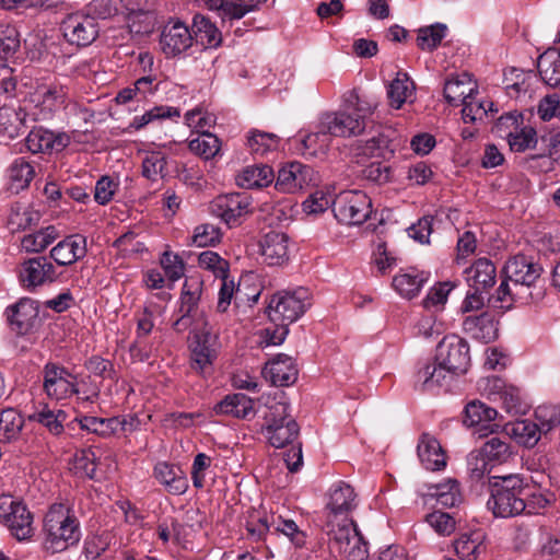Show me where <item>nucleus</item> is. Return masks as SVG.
Segmentation results:
<instances>
[{
    "label": "nucleus",
    "instance_id": "obj_22",
    "mask_svg": "<svg viewBox=\"0 0 560 560\" xmlns=\"http://www.w3.org/2000/svg\"><path fill=\"white\" fill-rule=\"evenodd\" d=\"M259 250L269 266H281L289 260V237L285 233L270 231L259 241Z\"/></svg>",
    "mask_w": 560,
    "mask_h": 560
},
{
    "label": "nucleus",
    "instance_id": "obj_16",
    "mask_svg": "<svg viewBox=\"0 0 560 560\" xmlns=\"http://www.w3.org/2000/svg\"><path fill=\"white\" fill-rule=\"evenodd\" d=\"M542 268L538 264L524 255L511 258L504 267L506 279L512 282L515 289H521L526 294H528V288L538 280Z\"/></svg>",
    "mask_w": 560,
    "mask_h": 560
},
{
    "label": "nucleus",
    "instance_id": "obj_48",
    "mask_svg": "<svg viewBox=\"0 0 560 560\" xmlns=\"http://www.w3.org/2000/svg\"><path fill=\"white\" fill-rule=\"evenodd\" d=\"M202 292V281L199 278H188L185 280L180 295V314H192L198 306Z\"/></svg>",
    "mask_w": 560,
    "mask_h": 560
},
{
    "label": "nucleus",
    "instance_id": "obj_32",
    "mask_svg": "<svg viewBox=\"0 0 560 560\" xmlns=\"http://www.w3.org/2000/svg\"><path fill=\"white\" fill-rule=\"evenodd\" d=\"M475 91L476 83L468 73L464 72L445 82L444 97L451 105L458 106L466 100H470Z\"/></svg>",
    "mask_w": 560,
    "mask_h": 560
},
{
    "label": "nucleus",
    "instance_id": "obj_26",
    "mask_svg": "<svg viewBox=\"0 0 560 560\" xmlns=\"http://www.w3.org/2000/svg\"><path fill=\"white\" fill-rule=\"evenodd\" d=\"M7 317L11 328L20 335L28 332L37 317L38 308L31 299H21L16 304L7 308Z\"/></svg>",
    "mask_w": 560,
    "mask_h": 560
},
{
    "label": "nucleus",
    "instance_id": "obj_35",
    "mask_svg": "<svg viewBox=\"0 0 560 560\" xmlns=\"http://www.w3.org/2000/svg\"><path fill=\"white\" fill-rule=\"evenodd\" d=\"M273 178L275 174L270 166L252 165L240 172L235 180L241 188L253 189L268 186L272 183Z\"/></svg>",
    "mask_w": 560,
    "mask_h": 560
},
{
    "label": "nucleus",
    "instance_id": "obj_45",
    "mask_svg": "<svg viewBox=\"0 0 560 560\" xmlns=\"http://www.w3.org/2000/svg\"><path fill=\"white\" fill-rule=\"evenodd\" d=\"M24 425L23 417L13 408L0 412V442L9 443L20 435Z\"/></svg>",
    "mask_w": 560,
    "mask_h": 560
},
{
    "label": "nucleus",
    "instance_id": "obj_29",
    "mask_svg": "<svg viewBox=\"0 0 560 560\" xmlns=\"http://www.w3.org/2000/svg\"><path fill=\"white\" fill-rule=\"evenodd\" d=\"M428 278L427 272L409 268L397 273L392 285L400 296L410 300L419 294Z\"/></svg>",
    "mask_w": 560,
    "mask_h": 560
},
{
    "label": "nucleus",
    "instance_id": "obj_30",
    "mask_svg": "<svg viewBox=\"0 0 560 560\" xmlns=\"http://www.w3.org/2000/svg\"><path fill=\"white\" fill-rule=\"evenodd\" d=\"M486 535L476 529L460 534L453 542L454 550L462 560H477L486 552Z\"/></svg>",
    "mask_w": 560,
    "mask_h": 560
},
{
    "label": "nucleus",
    "instance_id": "obj_44",
    "mask_svg": "<svg viewBox=\"0 0 560 560\" xmlns=\"http://www.w3.org/2000/svg\"><path fill=\"white\" fill-rule=\"evenodd\" d=\"M27 114L23 109L2 108L0 109V133L13 139L25 129Z\"/></svg>",
    "mask_w": 560,
    "mask_h": 560
},
{
    "label": "nucleus",
    "instance_id": "obj_62",
    "mask_svg": "<svg viewBox=\"0 0 560 560\" xmlns=\"http://www.w3.org/2000/svg\"><path fill=\"white\" fill-rule=\"evenodd\" d=\"M427 522L438 534L443 536L451 535L456 528L455 518L451 514L441 511L429 514Z\"/></svg>",
    "mask_w": 560,
    "mask_h": 560
},
{
    "label": "nucleus",
    "instance_id": "obj_47",
    "mask_svg": "<svg viewBox=\"0 0 560 560\" xmlns=\"http://www.w3.org/2000/svg\"><path fill=\"white\" fill-rule=\"evenodd\" d=\"M480 455H482L489 464L495 465L508 462L512 455V451L505 440L492 436L482 445Z\"/></svg>",
    "mask_w": 560,
    "mask_h": 560
},
{
    "label": "nucleus",
    "instance_id": "obj_38",
    "mask_svg": "<svg viewBox=\"0 0 560 560\" xmlns=\"http://www.w3.org/2000/svg\"><path fill=\"white\" fill-rule=\"evenodd\" d=\"M537 68L541 80L549 86L560 84V51L548 49L539 56Z\"/></svg>",
    "mask_w": 560,
    "mask_h": 560
},
{
    "label": "nucleus",
    "instance_id": "obj_25",
    "mask_svg": "<svg viewBox=\"0 0 560 560\" xmlns=\"http://www.w3.org/2000/svg\"><path fill=\"white\" fill-rule=\"evenodd\" d=\"M86 238L80 234L69 235L50 250V257L59 266H70L86 255Z\"/></svg>",
    "mask_w": 560,
    "mask_h": 560
},
{
    "label": "nucleus",
    "instance_id": "obj_7",
    "mask_svg": "<svg viewBox=\"0 0 560 560\" xmlns=\"http://www.w3.org/2000/svg\"><path fill=\"white\" fill-rule=\"evenodd\" d=\"M332 212L342 224L360 225L370 218L371 199L361 190L341 191L332 201Z\"/></svg>",
    "mask_w": 560,
    "mask_h": 560
},
{
    "label": "nucleus",
    "instance_id": "obj_28",
    "mask_svg": "<svg viewBox=\"0 0 560 560\" xmlns=\"http://www.w3.org/2000/svg\"><path fill=\"white\" fill-rule=\"evenodd\" d=\"M418 456L428 470H441L446 466V456L440 442L428 433H423L419 440Z\"/></svg>",
    "mask_w": 560,
    "mask_h": 560
},
{
    "label": "nucleus",
    "instance_id": "obj_5",
    "mask_svg": "<svg viewBox=\"0 0 560 560\" xmlns=\"http://www.w3.org/2000/svg\"><path fill=\"white\" fill-rule=\"evenodd\" d=\"M290 406L287 401H271L267 406L264 416V433L269 443L281 448L292 443L299 435V425L289 413Z\"/></svg>",
    "mask_w": 560,
    "mask_h": 560
},
{
    "label": "nucleus",
    "instance_id": "obj_18",
    "mask_svg": "<svg viewBox=\"0 0 560 560\" xmlns=\"http://www.w3.org/2000/svg\"><path fill=\"white\" fill-rule=\"evenodd\" d=\"M463 332L469 338L489 343L498 337V323L492 312L465 315L462 322Z\"/></svg>",
    "mask_w": 560,
    "mask_h": 560
},
{
    "label": "nucleus",
    "instance_id": "obj_49",
    "mask_svg": "<svg viewBox=\"0 0 560 560\" xmlns=\"http://www.w3.org/2000/svg\"><path fill=\"white\" fill-rule=\"evenodd\" d=\"M191 152L205 160L213 159L220 151L219 138L210 132H203L191 139L188 144Z\"/></svg>",
    "mask_w": 560,
    "mask_h": 560
},
{
    "label": "nucleus",
    "instance_id": "obj_15",
    "mask_svg": "<svg viewBox=\"0 0 560 560\" xmlns=\"http://www.w3.org/2000/svg\"><path fill=\"white\" fill-rule=\"evenodd\" d=\"M250 205L247 195L230 194L217 197L210 208L214 215L220 217L229 226H233L250 212Z\"/></svg>",
    "mask_w": 560,
    "mask_h": 560
},
{
    "label": "nucleus",
    "instance_id": "obj_37",
    "mask_svg": "<svg viewBox=\"0 0 560 560\" xmlns=\"http://www.w3.org/2000/svg\"><path fill=\"white\" fill-rule=\"evenodd\" d=\"M34 177L35 168L25 158L15 159L8 168L10 188L14 192L27 188Z\"/></svg>",
    "mask_w": 560,
    "mask_h": 560
},
{
    "label": "nucleus",
    "instance_id": "obj_2",
    "mask_svg": "<svg viewBox=\"0 0 560 560\" xmlns=\"http://www.w3.org/2000/svg\"><path fill=\"white\" fill-rule=\"evenodd\" d=\"M376 103L351 92L337 110H328L319 116V126L330 137L350 138L361 135L366 119L374 113Z\"/></svg>",
    "mask_w": 560,
    "mask_h": 560
},
{
    "label": "nucleus",
    "instance_id": "obj_14",
    "mask_svg": "<svg viewBox=\"0 0 560 560\" xmlns=\"http://www.w3.org/2000/svg\"><path fill=\"white\" fill-rule=\"evenodd\" d=\"M217 335L202 330L195 336L190 345V366L199 374L207 375L212 371L217 357Z\"/></svg>",
    "mask_w": 560,
    "mask_h": 560
},
{
    "label": "nucleus",
    "instance_id": "obj_24",
    "mask_svg": "<svg viewBox=\"0 0 560 560\" xmlns=\"http://www.w3.org/2000/svg\"><path fill=\"white\" fill-rule=\"evenodd\" d=\"M262 375L275 386H289L296 381L298 369L291 357L278 354L266 363Z\"/></svg>",
    "mask_w": 560,
    "mask_h": 560
},
{
    "label": "nucleus",
    "instance_id": "obj_55",
    "mask_svg": "<svg viewBox=\"0 0 560 560\" xmlns=\"http://www.w3.org/2000/svg\"><path fill=\"white\" fill-rule=\"evenodd\" d=\"M536 424L542 434H547L560 424V406L541 405L535 410Z\"/></svg>",
    "mask_w": 560,
    "mask_h": 560
},
{
    "label": "nucleus",
    "instance_id": "obj_42",
    "mask_svg": "<svg viewBox=\"0 0 560 560\" xmlns=\"http://www.w3.org/2000/svg\"><path fill=\"white\" fill-rule=\"evenodd\" d=\"M427 497L435 499L444 508H453L462 500L458 482L454 479L430 486Z\"/></svg>",
    "mask_w": 560,
    "mask_h": 560
},
{
    "label": "nucleus",
    "instance_id": "obj_61",
    "mask_svg": "<svg viewBox=\"0 0 560 560\" xmlns=\"http://www.w3.org/2000/svg\"><path fill=\"white\" fill-rule=\"evenodd\" d=\"M247 538L252 541L259 542L266 540L269 533V523L266 516L259 513H253L246 523Z\"/></svg>",
    "mask_w": 560,
    "mask_h": 560
},
{
    "label": "nucleus",
    "instance_id": "obj_51",
    "mask_svg": "<svg viewBox=\"0 0 560 560\" xmlns=\"http://www.w3.org/2000/svg\"><path fill=\"white\" fill-rule=\"evenodd\" d=\"M247 144L252 153L264 155L278 148L279 137L270 132L252 130L247 137Z\"/></svg>",
    "mask_w": 560,
    "mask_h": 560
},
{
    "label": "nucleus",
    "instance_id": "obj_50",
    "mask_svg": "<svg viewBox=\"0 0 560 560\" xmlns=\"http://www.w3.org/2000/svg\"><path fill=\"white\" fill-rule=\"evenodd\" d=\"M30 419L43 424L54 435H59L63 432V422L67 415L61 409L55 411L45 406L42 410L30 416Z\"/></svg>",
    "mask_w": 560,
    "mask_h": 560
},
{
    "label": "nucleus",
    "instance_id": "obj_12",
    "mask_svg": "<svg viewBox=\"0 0 560 560\" xmlns=\"http://www.w3.org/2000/svg\"><path fill=\"white\" fill-rule=\"evenodd\" d=\"M68 93L59 84H40L31 94L30 102L37 109L34 115L37 120H47L55 113L63 109L67 105Z\"/></svg>",
    "mask_w": 560,
    "mask_h": 560
},
{
    "label": "nucleus",
    "instance_id": "obj_39",
    "mask_svg": "<svg viewBox=\"0 0 560 560\" xmlns=\"http://www.w3.org/2000/svg\"><path fill=\"white\" fill-rule=\"evenodd\" d=\"M20 33L14 26H0V67L14 62L20 50Z\"/></svg>",
    "mask_w": 560,
    "mask_h": 560
},
{
    "label": "nucleus",
    "instance_id": "obj_31",
    "mask_svg": "<svg viewBox=\"0 0 560 560\" xmlns=\"http://www.w3.org/2000/svg\"><path fill=\"white\" fill-rule=\"evenodd\" d=\"M154 477L172 494H183L188 488L184 471L179 467L166 462H161L155 465Z\"/></svg>",
    "mask_w": 560,
    "mask_h": 560
},
{
    "label": "nucleus",
    "instance_id": "obj_23",
    "mask_svg": "<svg viewBox=\"0 0 560 560\" xmlns=\"http://www.w3.org/2000/svg\"><path fill=\"white\" fill-rule=\"evenodd\" d=\"M79 423L82 430H86L104 438L119 432H130L135 429L133 418H97L84 416L79 420Z\"/></svg>",
    "mask_w": 560,
    "mask_h": 560
},
{
    "label": "nucleus",
    "instance_id": "obj_11",
    "mask_svg": "<svg viewBox=\"0 0 560 560\" xmlns=\"http://www.w3.org/2000/svg\"><path fill=\"white\" fill-rule=\"evenodd\" d=\"M43 388L45 394L55 400H62L78 394V378L68 369L47 363L43 370Z\"/></svg>",
    "mask_w": 560,
    "mask_h": 560
},
{
    "label": "nucleus",
    "instance_id": "obj_20",
    "mask_svg": "<svg viewBox=\"0 0 560 560\" xmlns=\"http://www.w3.org/2000/svg\"><path fill=\"white\" fill-rule=\"evenodd\" d=\"M192 35L183 22L168 23L160 36V46L166 57H175L192 45Z\"/></svg>",
    "mask_w": 560,
    "mask_h": 560
},
{
    "label": "nucleus",
    "instance_id": "obj_8",
    "mask_svg": "<svg viewBox=\"0 0 560 560\" xmlns=\"http://www.w3.org/2000/svg\"><path fill=\"white\" fill-rule=\"evenodd\" d=\"M0 523L19 540L33 536V515L22 501L10 494L0 495Z\"/></svg>",
    "mask_w": 560,
    "mask_h": 560
},
{
    "label": "nucleus",
    "instance_id": "obj_17",
    "mask_svg": "<svg viewBox=\"0 0 560 560\" xmlns=\"http://www.w3.org/2000/svg\"><path fill=\"white\" fill-rule=\"evenodd\" d=\"M518 116L515 114L502 115L495 125V129L499 133H502L506 129L508 142L510 149L514 152H524L528 149L535 148L537 143L536 130L532 127H524L517 130Z\"/></svg>",
    "mask_w": 560,
    "mask_h": 560
},
{
    "label": "nucleus",
    "instance_id": "obj_27",
    "mask_svg": "<svg viewBox=\"0 0 560 560\" xmlns=\"http://www.w3.org/2000/svg\"><path fill=\"white\" fill-rule=\"evenodd\" d=\"M457 376L448 371L445 366L436 362H427L417 373V382L424 392H433L444 385H448L451 381Z\"/></svg>",
    "mask_w": 560,
    "mask_h": 560
},
{
    "label": "nucleus",
    "instance_id": "obj_33",
    "mask_svg": "<svg viewBox=\"0 0 560 560\" xmlns=\"http://www.w3.org/2000/svg\"><path fill=\"white\" fill-rule=\"evenodd\" d=\"M538 425L533 420L524 419L506 423L504 430L517 444L530 448L538 443L542 435Z\"/></svg>",
    "mask_w": 560,
    "mask_h": 560
},
{
    "label": "nucleus",
    "instance_id": "obj_6",
    "mask_svg": "<svg viewBox=\"0 0 560 560\" xmlns=\"http://www.w3.org/2000/svg\"><path fill=\"white\" fill-rule=\"evenodd\" d=\"M311 305L312 295L306 288L280 291L268 304V316L272 323L290 325L298 320Z\"/></svg>",
    "mask_w": 560,
    "mask_h": 560
},
{
    "label": "nucleus",
    "instance_id": "obj_56",
    "mask_svg": "<svg viewBox=\"0 0 560 560\" xmlns=\"http://www.w3.org/2000/svg\"><path fill=\"white\" fill-rule=\"evenodd\" d=\"M75 475L93 479L96 471V455L90 450L75 452L72 459V468Z\"/></svg>",
    "mask_w": 560,
    "mask_h": 560
},
{
    "label": "nucleus",
    "instance_id": "obj_9",
    "mask_svg": "<svg viewBox=\"0 0 560 560\" xmlns=\"http://www.w3.org/2000/svg\"><path fill=\"white\" fill-rule=\"evenodd\" d=\"M435 358L439 364L457 376L462 375L470 365L469 345L457 335L445 336L436 347Z\"/></svg>",
    "mask_w": 560,
    "mask_h": 560
},
{
    "label": "nucleus",
    "instance_id": "obj_43",
    "mask_svg": "<svg viewBox=\"0 0 560 560\" xmlns=\"http://www.w3.org/2000/svg\"><path fill=\"white\" fill-rule=\"evenodd\" d=\"M469 281H472L474 287L480 289H488L495 282V267L487 258H479L475 264L466 270Z\"/></svg>",
    "mask_w": 560,
    "mask_h": 560
},
{
    "label": "nucleus",
    "instance_id": "obj_1",
    "mask_svg": "<svg viewBox=\"0 0 560 560\" xmlns=\"http://www.w3.org/2000/svg\"><path fill=\"white\" fill-rule=\"evenodd\" d=\"M358 506L354 489L339 481L331 486L325 505L323 529L328 537V547L348 560H365L369 557L368 542L350 516Z\"/></svg>",
    "mask_w": 560,
    "mask_h": 560
},
{
    "label": "nucleus",
    "instance_id": "obj_46",
    "mask_svg": "<svg viewBox=\"0 0 560 560\" xmlns=\"http://www.w3.org/2000/svg\"><path fill=\"white\" fill-rule=\"evenodd\" d=\"M195 35L203 46L215 48L221 44L222 37L218 27L205 15L194 16Z\"/></svg>",
    "mask_w": 560,
    "mask_h": 560
},
{
    "label": "nucleus",
    "instance_id": "obj_13",
    "mask_svg": "<svg viewBox=\"0 0 560 560\" xmlns=\"http://www.w3.org/2000/svg\"><path fill=\"white\" fill-rule=\"evenodd\" d=\"M314 170L300 162H292L282 166L277 176L276 189L281 192L294 194L315 184Z\"/></svg>",
    "mask_w": 560,
    "mask_h": 560
},
{
    "label": "nucleus",
    "instance_id": "obj_3",
    "mask_svg": "<svg viewBox=\"0 0 560 560\" xmlns=\"http://www.w3.org/2000/svg\"><path fill=\"white\" fill-rule=\"evenodd\" d=\"M45 550L61 552L77 545L80 540V525L74 513L65 504L50 506L44 518Z\"/></svg>",
    "mask_w": 560,
    "mask_h": 560
},
{
    "label": "nucleus",
    "instance_id": "obj_10",
    "mask_svg": "<svg viewBox=\"0 0 560 560\" xmlns=\"http://www.w3.org/2000/svg\"><path fill=\"white\" fill-rule=\"evenodd\" d=\"M61 30L66 40L78 47L90 46L100 34L97 20L83 12L68 14L61 23Z\"/></svg>",
    "mask_w": 560,
    "mask_h": 560
},
{
    "label": "nucleus",
    "instance_id": "obj_60",
    "mask_svg": "<svg viewBox=\"0 0 560 560\" xmlns=\"http://www.w3.org/2000/svg\"><path fill=\"white\" fill-rule=\"evenodd\" d=\"M462 115L465 122H475L488 117V112L492 110L493 103L489 101L477 102L471 96L463 104Z\"/></svg>",
    "mask_w": 560,
    "mask_h": 560
},
{
    "label": "nucleus",
    "instance_id": "obj_19",
    "mask_svg": "<svg viewBox=\"0 0 560 560\" xmlns=\"http://www.w3.org/2000/svg\"><path fill=\"white\" fill-rule=\"evenodd\" d=\"M70 143L65 132H52L42 127L33 128L25 138V147L33 154L61 152Z\"/></svg>",
    "mask_w": 560,
    "mask_h": 560
},
{
    "label": "nucleus",
    "instance_id": "obj_41",
    "mask_svg": "<svg viewBox=\"0 0 560 560\" xmlns=\"http://www.w3.org/2000/svg\"><path fill=\"white\" fill-rule=\"evenodd\" d=\"M58 237H60L58 229L54 225H49L35 233L24 235L21 240V246L27 253H40Z\"/></svg>",
    "mask_w": 560,
    "mask_h": 560
},
{
    "label": "nucleus",
    "instance_id": "obj_34",
    "mask_svg": "<svg viewBox=\"0 0 560 560\" xmlns=\"http://www.w3.org/2000/svg\"><path fill=\"white\" fill-rule=\"evenodd\" d=\"M495 417L497 410L494 408L479 400H474L467 404L463 422L467 427H479V436L481 438L487 435L483 431H487V429L491 427V421H493Z\"/></svg>",
    "mask_w": 560,
    "mask_h": 560
},
{
    "label": "nucleus",
    "instance_id": "obj_21",
    "mask_svg": "<svg viewBox=\"0 0 560 560\" xmlns=\"http://www.w3.org/2000/svg\"><path fill=\"white\" fill-rule=\"evenodd\" d=\"M57 277L55 266L46 257L27 259L20 270L21 282L27 289L51 283Z\"/></svg>",
    "mask_w": 560,
    "mask_h": 560
},
{
    "label": "nucleus",
    "instance_id": "obj_4",
    "mask_svg": "<svg viewBox=\"0 0 560 560\" xmlns=\"http://www.w3.org/2000/svg\"><path fill=\"white\" fill-rule=\"evenodd\" d=\"M529 487L518 475L493 477L488 508L498 517H512L526 511Z\"/></svg>",
    "mask_w": 560,
    "mask_h": 560
},
{
    "label": "nucleus",
    "instance_id": "obj_53",
    "mask_svg": "<svg viewBox=\"0 0 560 560\" xmlns=\"http://www.w3.org/2000/svg\"><path fill=\"white\" fill-rule=\"evenodd\" d=\"M221 279V287L219 291V301L217 308L219 312L224 313L229 308L232 299H234L235 304L238 306L244 303L243 299V289L242 283L235 288V283L233 280L228 279V275Z\"/></svg>",
    "mask_w": 560,
    "mask_h": 560
},
{
    "label": "nucleus",
    "instance_id": "obj_64",
    "mask_svg": "<svg viewBox=\"0 0 560 560\" xmlns=\"http://www.w3.org/2000/svg\"><path fill=\"white\" fill-rule=\"evenodd\" d=\"M302 143L304 148L310 151L311 154H316L317 151H325L329 147L330 136L328 132H324L320 129L318 122L317 131L306 135Z\"/></svg>",
    "mask_w": 560,
    "mask_h": 560
},
{
    "label": "nucleus",
    "instance_id": "obj_52",
    "mask_svg": "<svg viewBox=\"0 0 560 560\" xmlns=\"http://www.w3.org/2000/svg\"><path fill=\"white\" fill-rule=\"evenodd\" d=\"M40 220V213L30 207L18 206L11 210L8 223L13 231L26 230L37 225Z\"/></svg>",
    "mask_w": 560,
    "mask_h": 560
},
{
    "label": "nucleus",
    "instance_id": "obj_57",
    "mask_svg": "<svg viewBox=\"0 0 560 560\" xmlns=\"http://www.w3.org/2000/svg\"><path fill=\"white\" fill-rule=\"evenodd\" d=\"M446 26L435 24L421 28L418 33L417 43L422 50L435 49L445 36Z\"/></svg>",
    "mask_w": 560,
    "mask_h": 560
},
{
    "label": "nucleus",
    "instance_id": "obj_54",
    "mask_svg": "<svg viewBox=\"0 0 560 560\" xmlns=\"http://www.w3.org/2000/svg\"><path fill=\"white\" fill-rule=\"evenodd\" d=\"M360 176L371 184L384 185L392 180L393 170L392 166L385 162L373 161L361 170Z\"/></svg>",
    "mask_w": 560,
    "mask_h": 560
},
{
    "label": "nucleus",
    "instance_id": "obj_40",
    "mask_svg": "<svg viewBox=\"0 0 560 560\" xmlns=\"http://www.w3.org/2000/svg\"><path fill=\"white\" fill-rule=\"evenodd\" d=\"M415 84L407 73H397V77L389 83L387 96L394 108H400L413 96Z\"/></svg>",
    "mask_w": 560,
    "mask_h": 560
},
{
    "label": "nucleus",
    "instance_id": "obj_63",
    "mask_svg": "<svg viewBox=\"0 0 560 560\" xmlns=\"http://www.w3.org/2000/svg\"><path fill=\"white\" fill-rule=\"evenodd\" d=\"M166 161L162 153L151 152L142 161V174L148 179L155 180L165 170Z\"/></svg>",
    "mask_w": 560,
    "mask_h": 560
},
{
    "label": "nucleus",
    "instance_id": "obj_58",
    "mask_svg": "<svg viewBox=\"0 0 560 560\" xmlns=\"http://www.w3.org/2000/svg\"><path fill=\"white\" fill-rule=\"evenodd\" d=\"M198 264L200 268L213 272L217 278H224L229 271V262L212 250L202 252L198 256Z\"/></svg>",
    "mask_w": 560,
    "mask_h": 560
},
{
    "label": "nucleus",
    "instance_id": "obj_36",
    "mask_svg": "<svg viewBox=\"0 0 560 560\" xmlns=\"http://www.w3.org/2000/svg\"><path fill=\"white\" fill-rule=\"evenodd\" d=\"M213 411L217 415L246 418L253 412V400L244 394L228 395L214 406Z\"/></svg>",
    "mask_w": 560,
    "mask_h": 560
},
{
    "label": "nucleus",
    "instance_id": "obj_59",
    "mask_svg": "<svg viewBox=\"0 0 560 560\" xmlns=\"http://www.w3.org/2000/svg\"><path fill=\"white\" fill-rule=\"evenodd\" d=\"M221 237L222 233L220 228L205 223L195 229L194 235L191 236V244L198 247L214 246L221 241Z\"/></svg>",
    "mask_w": 560,
    "mask_h": 560
}]
</instances>
